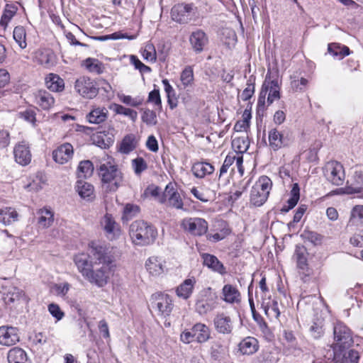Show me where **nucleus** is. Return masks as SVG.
<instances>
[{"label":"nucleus","instance_id":"nucleus-12","mask_svg":"<svg viewBox=\"0 0 363 363\" xmlns=\"http://www.w3.org/2000/svg\"><path fill=\"white\" fill-rule=\"evenodd\" d=\"M193 17V6L191 4H179L171 9L172 19L179 23H187Z\"/></svg>","mask_w":363,"mask_h":363},{"label":"nucleus","instance_id":"nucleus-47","mask_svg":"<svg viewBox=\"0 0 363 363\" xmlns=\"http://www.w3.org/2000/svg\"><path fill=\"white\" fill-rule=\"evenodd\" d=\"M84 65L86 69L91 72L96 74H101L104 70V67L102 62L97 59L87 58L84 61Z\"/></svg>","mask_w":363,"mask_h":363},{"label":"nucleus","instance_id":"nucleus-52","mask_svg":"<svg viewBox=\"0 0 363 363\" xmlns=\"http://www.w3.org/2000/svg\"><path fill=\"white\" fill-rule=\"evenodd\" d=\"M141 119L143 123L149 126L155 125L157 123L156 113L149 108L143 110Z\"/></svg>","mask_w":363,"mask_h":363},{"label":"nucleus","instance_id":"nucleus-50","mask_svg":"<svg viewBox=\"0 0 363 363\" xmlns=\"http://www.w3.org/2000/svg\"><path fill=\"white\" fill-rule=\"evenodd\" d=\"M114 111L118 114L129 117L133 122H135L138 118V113L136 111L126 108L122 105L114 104Z\"/></svg>","mask_w":363,"mask_h":363},{"label":"nucleus","instance_id":"nucleus-28","mask_svg":"<svg viewBox=\"0 0 363 363\" xmlns=\"http://www.w3.org/2000/svg\"><path fill=\"white\" fill-rule=\"evenodd\" d=\"M38 225L40 228H48L52 225L54 222V213L50 208L44 207L37 211Z\"/></svg>","mask_w":363,"mask_h":363},{"label":"nucleus","instance_id":"nucleus-49","mask_svg":"<svg viewBox=\"0 0 363 363\" xmlns=\"http://www.w3.org/2000/svg\"><path fill=\"white\" fill-rule=\"evenodd\" d=\"M213 322L218 333L225 334L227 332V315L224 313H218Z\"/></svg>","mask_w":363,"mask_h":363},{"label":"nucleus","instance_id":"nucleus-7","mask_svg":"<svg viewBox=\"0 0 363 363\" xmlns=\"http://www.w3.org/2000/svg\"><path fill=\"white\" fill-rule=\"evenodd\" d=\"M335 349L349 348L353 343L350 330L342 323H337L333 329Z\"/></svg>","mask_w":363,"mask_h":363},{"label":"nucleus","instance_id":"nucleus-51","mask_svg":"<svg viewBox=\"0 0 363 363\" xmlns=\"http://www.w3.org/2000/svg\"><path fill=\"white\" fill-rule=\"evenodd\" d=\"M309 331L314 339L320 338L324 333L323 320L318 319L316 321H313Z\"/></svg>","mask_w":363,"mask_h":363},{"label":"nucleus","instance_id":"nucleus-17","mask_svg":"<svg viewBox=\"0 0 363 363\" xmlns=\"http://www.w3.org/2000/svg\"><path fill=\"white\" fill-rule=\"evenodd\" d=\"M74 262L77 267L78 271L85 279L90 271L93 269L94 262L91 259L89 252L88 254L79 253L74 257Z\"/></svg>","mask_w":363,"mask_h":363},{"label":"nucleus","instance_id":"nucleus-40","mask_svg":"<svg viewBox=\"0 0 363 363\" xmlns=\"http://www.w3.org/2000/svg\"><path fill=\"white\" fill-rule=\"evenodd\" d=\"M36 59L39 64L46 67L54 65V55L48 50H39L37 52Z\"/></svg>","mask_w":363,"mask_h":363},{"label":"nucleus","instance_id":"nucleus-4","mask_svg":"<svg viewBox=\"0 0 363 363\" xmlns=\"http://www.w3.org/2000/svg\"><path fill=\"white\" fill-rule=\"evenodd\" d=\"M272 186V182L267 176L259 177L250 192V202L256 206H262L267 199Z\"/></svg>","mask_w":363,"mask_h":363},{"label":"nucleus","instance_id":"nucleus-18","mask_svg":"<svg viewBox=\"0 0 363 363\" xmlns=\"http://www.w3.org/2000/svg\"><path fill=\"white\" fill-rule=\"evenodd\" d=\"M74 153L73 147L66 143L59 146L52 152V158L57 163L63 164L72 159Z\"/></svg>","mask_w":363,"mask_h":363},{"label":"nucleus","instance_id":"nucleus-19","mask_svg":"<svg viewBox=\"0 0 363 363\" xmlns=\"http://www.w3.org/2000/svg\"><path fill=\"white\" fill-rule=\"evenodd\" d=\"M334 358L340 363H358L359 352L349 348L335 349Z\"/></svg>","mask_w":363,"mask_h":363},{"label":"nucleus","instance_id":"nucleus-31","mask_svg":"<svg viewBox=\"0 0 363 363\" xmlns=\"http://www.w3.org/2000/svg\"><path fill=\"white\" fill-rule=\"evenodd\" d=\"M108 110L105 107L93 108L86 116L90 123L99 124L105 121L108 117Z\"/></svg>","mask_w":363,"mask_h":363},{"label":"nucleus","instance_id":"nucleus-34","mask_svg":"<svg viewBox=\"0 0 363 363\" xmlns=\"http://www.w3.org/2000/svg\"><path fill=\"white\" fill-rule=\"evenodd\" d=\"M195 341L203 343L206 342L210 338V330L208 326L203 323H196L192 327Z\"/></svg>","mask_w":363,"mask_h":363},{"label":"nucleus","instance_id":"nucleus-57","mask_svg":"<svg viewBox=\"0 0 363 363\" xmlns=\"http://www.w3.org/2000/svg\"><path fill=\"white\" fill-rule=\"evenodd\" d=\"M246 185L242 182H240L238 186H234L230 191V196L228 197V201L235 202L242 194L245 191Z\"/></svg>","mask_w":363,"mask_h":363},{"label":"nucleus","instance_id":"nucleus-61","mask_svg":"<svg viewBox=\"0 0 363 363\" xmlns=\"http://www.w3.org/2000/svg\"><path fill=\"white\" fill-rule=\"evenodd\" d=\"M240 301L241 295L239 291L236 288L228 285V303L238 304Z\"/></svg>","mask_w":363,"mask_h":363},{"label":"nucleus","instance_id":"nucleus-22","mask_svg":"<svg viewBox=\"0 0 363 363\" xmlns=\"http://www.w3.org/2000/svg\"><path fill=\"white\" fill-rule=\"evenodd\" d=\"M268 138L269 146L274 151L289 145V140L286 137L276 128L269 131Z\"/></svg>","mask_w":363,"mask_h":363},{"label":"nucleus","instance_id":"nucleus-26","mask_svg":"<svg viewBox=\"0 0 363 363\" xmlns=\"http://www.w3.org/2000/svg\"><path fill=\"white\" fill-rule=\"evenodd\" d=\"M196 284L194 277L185 279L176 289V294L178 297L184 300L188 299L192 294Z\"/></svg>","mask_w":363,"mask_h":363},{"label":"nucleus","instance_id":"nucleus-35","mask_svg":"<svg viewBox=\"0 0 363 363\" xmlns=\"http://www.w3.org/2000/svg\"><path fill=\"white\" fill-rule=\"evenodd\" d=\"M9 363H26L28 359L26 352L20 347L11 349L7 355Z\"/></svg>","mask_w":363,"mask_h":363},{"label":"nucleus","instance_id":"nucleus-45","mask_svg":"<svg viewBox=\"0 0 363 363\" xmlns=\"http://www.w3.org/2000/svg\"><path fill=\"white\" fill-rule=\"evenodd\" d=\"M306 250L303 246H296L295 250V257L296 259L297 266L301 269H305L307 267Z\"/></svg>","mask_w":363,"mask_h":363},{"label":"nucleus","instance_id":"nucleus-10","mask_svg":"<svg viewBox=\"0 0 363 363\" xmlns=\"http://www.w3.org/2000/svg\"><path fill=\"white\" fill-rule=\"evenodd\" d=\"M231 145L233 152L228 153V164L236 160L237 166L239 167L242 163V154L248 148V142L245 137H237L232 140Z\"/></svg>","mask_w":363,"mask_h":363},{"label":"nucleus","instance_id":"nucleus-5","mask_svg":"<svg viewBox=\"0 0 363 363\" xmlns=\"http://www.w3.org/2000/svg\"><path fill=\"white\" fill-rule=\"evenodd\" d=\"M218 296L211 288L202 290L196 302V311L200 315L206 314L216 308L218 304Z\"/></svg>","mask_w":363,"mask_h":363},{"label":"nucleus","instance_id":"nucleus-25","mask_svg":"<svg viewBox=\"0 0 363 363\" xmlns=\"http://www.w3.org/2000/svg\"><path fill=\"white\" fill-rule=\"evenodd\" d=\"M259 349L258 340L253 337L244 338L238 345V350L242 354L251 355Z\"/></svg>","mask_w":363,"mask_h":363},{"label":"nucleus","instance_id":"nucleus-32","mask_svg":"<svg viewBox=\"0 0 363 363\" xmlns=\"http://www.w3.org/2000/svg\"><path fill=\"white\" fill-rule=\"evenodd\" d=\"M36 103L43 110H49L55 104V99L45 90H40L35 96Z\"/></svg>","mask_w":363,"mask_h":363},{"label":"nucleus","instance_id":"nucleus-16","mask_svg":"<svg viewBox=\"0 0 363 363\" xmlns=\"http://www.w3.org/2000/svg\"><path fill=\"white\" fill-rule=\"evenodd\" d=\"M15 161L21 166H26L31 161L32 155L29 145L25 141L16 144L13 148Z\"/></svg>","mask_w":363,"mask_h":363},{"label":"nucleus","instance_id":"nucleus-46","mask_svg":"<svg viewBox=\"0 0 363 363\" xmlns=\"http://www.w3.org/2000/svg\"><path fill=\"white\" fill-rule=\"evenodd\" d=\"M4 294L6 295L4 299L6 303H13L14 301L21 299L25 296L23 290L16 286H11Z\"/></svg>","mask_w":363,"mask_h":363},{"label":"nucleus","instance_id":"nucleus-23","mask_svg":"<svg viewBox=\"0 0 363 363\" xmlns=\"http://www.w3.org/2000/svg\"><path fill=\"white\" fill-rule=\"evenodd\" d=\"M201 258L203 264L213 272L220 274H224L225 273V268L223 264L220 262L216 256L208 253H203Z\"/></svg>","mask_w":363,"mask_h":363},{"label":"nucleus","instance_id":"nucleus-39","mask_svg":"<svg viewBox=\"0 0 363 363\" xmlns=\"http://www.w3.org/2000/svg\"><path fill=\"white\" fill-rule=\"evenodd\" d=\"M262 307L265 314L270 318L277 319L280 315V311L277 300L273 299L267 303L263 302Z\"/></svg>","mask_w":363,"mask_h":363},{"label":"nucleus","instance_id":"nucleus-59","mask_svg":"<svg viewBox=\"0 0 363 363\" xmlns=\"http://www.w3.org/2000/svg\"><path fill=\"white\" fill-rule=\"evenodd\" d=\"M168 206L175 208L177 209L183 208V201L180 196L179 192L172 193L171 197L167 199Z\"/></svg>","mask_w":363,"mask_h":363},{"label":"nucleus","instance_id":"nucleus-29","mask_svg":"<svg viewBox=\"0 0 363 363\" xmlns=\"http://www.w3.org/2000/svg\"><path fill=\"white\" fill-rule=\"evenodd\" d=\"M76 189L80 197L88 201H92L95 197L93 185L85 181H77Z\"/></svg>","mask_w":363,"mask_h":363},{"label":"nucleus","instance_id":"nucleus-44","mask_svg":"<svg viewBox=\"0 0 363 363\" xmlns=\"http://www.w3.org/2000/svg\"><path fill=\"white\" fill-rule=\"evenodd\" d=\"M17 9L14 5L6 4L0 20V26L6 28L9 22L16 13Z\"/></svg>","mask_w":363,"mask_h":363},{"label":"nucleus","instance_id":"nucleus-1","mask_svg":"<svg viewBox=\"0 0 363 363\" xmlns=\"http://www.w3.org/2000/svg\"><path fill=\"white\" fill-rule=\"evenodd\" d=\"M129 233L133 242L140 246L152 245L157 237V229L152 224L140 220L131 223Z\"/></svg>","mask_w":363,"mask_h":363},{"label":"nucleus","instance_id":"nucleus-30","mask_svg":"<svg viewBox=\"0 0 363 363\" xmlns=\"http://www.w3.org/2000/svg\"><path fill=\"white\" fill-rule=\"evenodd\" d=\"M138 141L136 136L133 134H128L123 138L118 147V151L125 155H128L133 151L138 146Z\"/></svg>","mask_w":363,"mask_h":363},{"label":"nucleus","instance_id":"nucleus-63","mask_svg":"<svg viewBox=\"0 0 363 363\" xmlns=\"http://www.w3.org/2000/svg\"><path fill=\"white\" fill-rule=\"evenodd\" d=\"M178 191L174 189L172 183H169L162 194V196L160 198V203H164L167 202V199L171 197L172 193H177Z\"/></svg>","mask_w":363,"mask_h":363},{"label":"nucleus","instance_id":"nucleus-41","mask_svg":"<svg viewBox=\"0 0 363 363\" xmlns=\"http://www.w3.org/2000/svg\"><path fill=\"white\" fill-rule=\"evenodd\" d=\"M13 38L21 49L27 47L26 31L23 26H16L13 32Z\"/></svg>","mask_w":363,"mask_h":363},{"label":"nucleus","instance_id":"nucleus-38","mask_svg":"<svg viewBox=\"0 0 363 363\" xmlns=\"http://www.w3.org/2000/svg\"><path fill=\"white\" fill-rule=\"evenodd\" d=\"M328 52L338 60H342L345 56L350 55V49L345 45H341L339 43H333L328 45Z\"/></svg>","mask_w":363,"mask_h":363},{"label":"nucleus","instance_id":"nucleus-55","mask_svg":"<svg viewBox=\"0 0 363 363\" xmlns=\"http://www.w3.org/2000/svg\"><path fill=\"white\" fill-rule=\"evenodd\" d=\"M180 79L185 87L190 85L194 80L193 69L191 67H185L181 74Z\"/></svg>","mask_w":363,"mask_h":363},{"label":"nucleus","instance_id":"nucleus-64","mask_svg":"<svg viewBox=\"0 0 363 363\" xmlns=\"http://www.w3.org/2000/svg\"><path fill=\"white\" fill-rule=\"evenodd\" d=\"M350 243L357 247H363V232H359L353 235L350 238Z\"/></svg>","mask_w":363,"mask_h":363},{"label":"nucleus","instance_id":"nucleus-27","mask_svg":"<svg viewBox=\"0 0 363 363\" xmlns=\"http://www.w3.org/2000/svg\"><path fill=\"white\" fill-rule=\"evenodd\" d=\"M348 193H360L363 191V172L355 169L350 179L347 181Z\"/></svg>","mask_w":363,"mask_h":363},{"label":"nucleus","instance_id":"nucleus-33","mask_svg":"<svg viewBox=\"0 0 363 363\" xmlns=\"http://www.w3.org/2000/svg\"><path fill=\"white\" fill-rule=\"evenodd\" d=\"M47 88L55 92L62 91L65 88L64 80L56 74H49L45 78Z\"/></svg>","mask_w":363,"mask_h":363},{"label":"nucleus","instance_id":"nucleus-62","mask_svg":"<svg viewBox=\"0 0 363 363\" xmlns=\"http://www.w3.org/2000/svg\"><path fill=\"white\" fill-rule=\"evenodd\" d=\"M48 311L57 320H60L65 315V313L60 309V306L56 303H50L48 305Z\"/></svg>","mask_w":363,"mask_h":363},{"label":"nucleus","instance_id":"nucleus-2","mask_svg":"<svg viewBox=\"0 0 363 363\" xmlns=\"http://www.w3.org/2000/svg\"><path fill=\"white\" fill-rule=\"evenodd\" d=\"M89 252L94 264H101L109 269H113L115 267V257L112 250L106 245L91 241L89 244Z\"/></svg>","mask_w":363,"mask_h":363},{"label":"nucleus","instance_id":"nucleus-14","mask_svg":"<svg viewBox=\"0 0 363 363\" xmlns=\"http://www.w3.org/2000/svg\"><path fill=\"white\" fill-rule=\"evenodd\" d=\"M111 270L104 266H101L96 270L93 269L85 277V279L98 287H104L108 284Z\"/></svg>","mask_w":363,"mask_h":363},{"label":"nucleus","instance_id":"nucleus-48","mask_svg":"<svg viewBox=\"0 0 363 363\" xmlns=\"http://www.w3.org/2000/svg\"><path fill=\"white\" fill-rule=\"evenodd\" d=\"M94 171V166L91 161L84 160L79 162L78 166L79 177H90Z\"/></svg>","mask_w":363,"mask_h":363},{"label":"nucleus","instance_id":"nucleus-24","mask_svg":"<svg viewBox=\"0 0 363 363\" xmlns=\"http://www.w3.org/2000/svg\"><path fill=\"white\" fill-rule=\"evenodd\" d=\"M189 41L194 50L199 53L203 50L204 47L207 45L208 38L203 30H197L191 34Z\"/></svg>","mask_w":363,"mask_h":363},{"label":"nucleus","instance_id":"nucleus-15","mask_svg":"<svg viewBox=\"0 0 363 363\" xmlns=\"http://www.w3.org/2000/svg\"><path fill=\"white\" fill-rule=\"evenodd\" d=\"M101 225L108 240H116L121 234L120 225L116 222L111 214L106 213L101 220Z\"/></svg>","mask_w":363,"mask_h":363},{"label":"nucleus","instance_id":"nucleus-53","mask_svg":"<svg viewBox=\"0 0 363 363\" xmlns=\"http://www.w3.org/2000/svg\"><path fill=\"white\" fill-rule=\"evenodd\" d=\"M304 240L308 241L314 245H320L323 240V236L316 232L311 230H304L301 234Z\"/></svg>","mask_w":363,"mask_h":363},{"label":"nucleus","instance_id":"nucleus-60","mask_svg":"<svg viewBox=\"0 0 363 363\" xmlns=\"http://www.w3.org/2000/svg\"><path fill=\"white\" fill-rule=\"evenodd\" d=\"M155 87H156L155 85ZM147 102L153 104L155 106L162 108V100L159 89L155 88L152 91H151L149 93L147 97Z\"/></svg>","mask_w":363,"mask_h":363},{"label":"nucleus","instance_id":"nucleus-42","mask_svg":"<svg viewBox=\"0 0 363 363\" xmlns=\"http://www.w3.org/2000/svg\"><path fill=\"white\" fill-rule=\"evenodd\" d=\"M131 167L134 174L136 176L140 177L143 172L147 169L148 164L143 157L138 156L131 160Z\"/></svg>","mask_w":363,"mask_h":363},{"label":"nucleus","instance_id":"nucleus-21","mask_svg":"<svg viewBox=\"0 0 363 363\" xmlns=\"http://www.w3.org/2000/svg\"><path fill=\"white\" fill-rule=\"evenodd\" d=\"M262 89L265 90L266 94H268L267 103L269 105L280 99V87L277 80H267V77Z\"/></svg>","mask_w":363,"mask_h":363},{"label":"nucleus","instance_id":"nucleus-56","mask_svg":"<svg viewBox=\"0 0 363 363\" xmlns=\"http://www.w3.org/2000/svg\"><path fill=\"white\" fill-rule=\"evenodd\" d=\"M142 56L145 60L155 62L156 60V52L152 44H147L142 50Z\"/></svg>","mask_w":363,"mask_h":363},{"label":"nucleus","instance_id":"nucleus-43","mask_svg":"<svg viewBox=\"0 0 363 363\" xmlns=\"http://www.w3.org/2000/svg\"><path fill=\"white\" fill-rule=\"evenodd\" d=\"M140 208L139 206L133 203H126L123 208L122 220L128 221L136 217L140 213Z\"/></svg>","mask_w":363,"mask_h":363},{"label":"nucleus","instance_id":"nucleus-20","mask_svg":"<svg viewBox=\"0 0 363 363\" xmlns=\"http://www.w3.org/2000/svg\"><path fill=\"white\" fill-rule=\"evenodd\" d=\"M145 267L152 276H160L166 269L165 261L160 257L152 256L146 261Z\"/></svg>","mask_w":363,"mask_h":363},{"label":"nucleus","instance_id":"nucleus-13","mask_svg":"<svg viewBox=\"0 0 363 363\" xmlns=\"http://www.w3.org/2000/svg\"><path fill=\"white\" fill-rule=\"evenodd\" d=\"M19 330L11 325L0 326V345L10 347L16 345L20 340Z\"/></svg>","mask_w":363,"mask_h":363},{"label":"nucleus","instance_id":"nucleus-6","mask_svg":"<svg viewBox=\"0 0 363 363\" xmlns=\"http://www.w3.org/2000/svg\"><path fill=\"white\" fill-rule=\"evenodd\" d=\"M150 301L152 308L157 311L159 315L163 317L169 316L174 308L170 296L162 292L152 294Z\"/></svg>","mask_w":363,"mask_h":363},{"label":"nucleus","instance_id":"nucleus-54","mask_svg":"<svg viewBox=\"0 0 363 363\" xmlns=\"http://www.w3.org/2000/svg\"><path fill=\"white\" fill-rule=\"evenodd\" d=\"M251 118V113L250 111L245 110L242 114V120L238 121L235 126L234 129L238 132H241L242 130H245L250 125V120Z\"/></svg>","mask_w":363,"mask_h":363},{"label":"nucleus","instance_id":"nucleus-11","mask_svg":"<svg viewBox=\"0 0 363 363\" xmlns=\"http://www.w3.org/2000/svg\"><path fill=\"white\" fill-rule=\"evenodd\" d=\"M74 88L82 96L86 99H93L99 93V88L95 82L87 77H82L77 79Z\"/></svg>","mask_w":363,"mask_h":363},{"label":"nucleus","instance_id":"nucleus-9","mask_svg":"<svg viewBox=\"0 0 363 363\" xmlns=\"http://www.w3.org/2000/svg\"><path fill=\"white\" fill-rule=\"evenodd\" d=\"M182 228L195 236H201L208 230V223L201 218H186L182 220Z\"/></svg>","mask_w":363,"mask_h":363},{"label":"nucleus","instance_id":"nucleus-3","mask_svg":"<svg viewBox=\"0 0 363 363\" xmlns=\"http://www.w3.org/2000/svg\"><path fill=\"white\" fill-rule=\"evenodd\" d=\"M99 174L103 183L110 184L108 189L111 191H116L123 180L121 172L116 165L111 164L110 162L100 165Z\"/></svg>","mask_w":363,"mask_h":363},{"label":"nucleus","instance_id":"nucleus-58","mask_svg":"<svg viewBox=\"0 0 363 363\" xmlns=\"http://www.w3.org/2000/svg\"><path fill=\"white\" fill-rule=\"evenodd\" d=\"M130 63L135 67L136 69H138L141 74L151 72V68L143 64L137 56L130 55Z\"/></svg>","mask_w":363,"mask_h":363},{"label":"nucleus","instance_id":"nucleus-37","mask_svg":"<svg viewBox=\"0 0 363 363\" xmlns=\"http://www.w3.org/2000/svg\"><path fill=\"white\" fill-rule=\"evenodd\" d=\"M18 214L11 207H6L0 210V222L5 225H11L18 220Z\"/></svg>","mask_w":363,"mask_h":363},{"label":"nucleus","instance_id":"nucleus-8","mask_svg":"<svg viewBox=\"0 0 363 363\" xmlns=\"http://www.w3.org/2000/svg\"><path fill=\"white\" fill-rule=\"evenodd\" d=\"M324 175L333 184L340 186L343 184L345 174L343 166L337 161H330L323 169Z\"/></svg>","mask_w":363,"mask_h":363},{"label":"nucleus","instance_id":"nucleus-36","mask_svg":"<svg viewBox=\"0 0 363 363\" xmlns=\"http://www.w3.org/2000/svg\"><path fill=\"white\" fill-rule=\"evenodd\" d=\"M213 170V167L208 162H196L191 168L193 174L198 178H203L206 175L211 174Z\"/></svg>","mask_w":363,"mask_h":363}]
</instances>
